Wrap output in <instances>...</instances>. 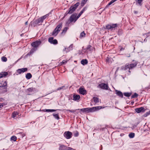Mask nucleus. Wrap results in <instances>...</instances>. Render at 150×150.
Listing matches in <instances>:
<instances>
[{
    "label": "nucleus",
    "instance_id": "f257e3e1",
    "mask_svg": "<svg viewBox=\"0 0 150 150\" xmlns=\"http://www.w3.org/2000/svg\"><path fill=\"white\" fill-rule=\"evenodd\" d=\"M104 107H102L101 106L94 107L91 108H87L81 109H78V110L81 112L80 113L82 114L81 112L83 113H88L89 112H93L97 111L101 108H104Z\"/></svg>",
    "mask_w": 150,
    "mask_h": 150
},
{
    "label": "nucleus",
    "instance_id": "f03ea898",
    "mask_svg": "<svg viewBox=\"0 0 150 150\" xmlns=\"http://www.w3.org/2000/svg\"><path fill=\"white\" fill-rule=\"evenodd\" d=\"M138 62H135L134 63H132L130 64L128 63L126 64L121 67L122 69L124 70H128L129 73L130 72V70L132 69L135 67L137 65Z\"/></svg>",
    "mask_w": 150,
    "mask_h": 150
},
{
    "label": "nucleus",
    "instance_id": "7ed1b4c3",
    "mask_svg": "<svg viewBox=\"0 0 150 150\" xmlns=\"http://www.w3.org/2000/svg\"><path fill=\"white\" fill-rule=\"evenodd\" d=\"M49 16V14H47L44 16L32 22V24L34 26H36L37 25H40L42 24L43 21Z\"/></svg>",
    "mask_w": 150,
    "mask_h": 150
},
{
    "label": "nucleus",
    "instance_id": "20e7f679",
    "mask_svg": "<svg viewBox=\"0 0 150 150\" xmlns=\"http://www.w3.org/2000/svg\"><path fill=\"white\" fill-rule=\"evenodd\" d=\"M62 23L58 25L52 32V35L54 36H56L62 29Z\"/></svg>",
    "mask_w": 150,
    "mask_h": 150
},
{
    "label": "nucleus",
    "instance_id": "39448f33",
    "mask_svg": "<svg viewBox=\"0 0 150 150\" xmlns=\"http://www.w3.org/2000/svg\"><path fill=\"white\" fill-rule=\"evenodd\" d=\"M79 4H80L79 2H77L73 6H71L69 8V11H67L66 13H67V14H71L72 13L79 5Z\"/></svg>",
    "mask_w": 150,
    "mask_h": 150
},
{
    "label": "nucleus",
    "instance_id": "423d86ee",
    "mask_svg": "<svg viewBox=\"0 0 150 150\" xmlns=\"http://www.w3.org/2000/svg\"><path fill=\"white\" fill-rule=\"evenodd\" d=\"M76 15L77 14L76 13H74L72 14L70 17L69 19V21L70 22L69 23L68 22L67 23L69 24L70 23H71L73 22H74V23L75 22L77 19L76 17Z\"/></svg>",
    "mask_w": 150,
    "mask_h": 150
},
{
    "label": "nucleus",
    "instance_id": "0eeeda50",
    "mask_svg": "<svg viewBox=\"0 0 150 150\" xmlns=\"http://www.w3.org/2000/svg\"><path fill=\"white\" fill-rule=\"evenodd\" d=\"M72 136V133L69 131L65 132L64 134V136L67 139H70Z\"/></svg>",
    "mask_w": 150,
    "mask_h": 150
},
{
    "label": "nucleus",
    "instance_id": "6e6552de",
    "mask_svg": "<svg viewBox=\"0 0 150 150\" xmlns=\"http://www.w3.org/2000/svg\"><path fill=\"white\" fill-rule=\"evenodd\" d=\"M41 43V41L37 40L36 41L33 42L31 43V45L33 47L37 48L39 45H40Z\"/></svg>",
    "mask_w": 150,
    "mask_h": 150
},
{
    "label": "nucleus",
    "instance_id": "1a4fd4ad",
    "mask_svg": "<svg viewBox=\"0 0 150 150\" xmlns=\"http://www.w3.org/2000/svg\"><path fill=\"white\" fill-rule=\"evenodd\" d=\"M48 40L49 42L51 44L54 45H56L58 43V42L57 40L54 39L53 37H50L48 38Z\"/></svg>",
    "mask_w": 150,
    "mask_h": 150
},
{
    "label": "nucleus",
    "instance_id": "9d476101",
    "mask_svg": "<svg viewBox=\"0 0 150 150\" xmlns=\"http://www.w3.org/2000/svg\"><path fill=\"white\" fill-rule=\"evenodd\" d=\"M27 70L28 69L26 68L18 69L17 70L16 72L17 73V75L23 73L27 71Z\"/></svg>",
    "mask_w": 150,
    "mask_h": 150
},
{
    "label": "nucleus",
    "instance_id": "9b49d317",
    "mask_svg": "<svg viewBox=\"0 0 150 150\" xmlns=\"http://www.w3.org/2000/svg\"><path fill=\"white\" fill-rule=\"evenodd\" d=\"M100 87L103 89L108 90V85L107 84L105 83H102L99 85Z\"/></svg>",
    "mask_w": 150,
    "mask_h": 150
},
{
    "label": "nucleus",
    "instance_id": "f8f14e48",
    "mask_svg": "<svg viewBox=\"0 0 150 150\" xmlns=\"http://www.w3.org/2000/svg\"><path fill=\"white\" fill-rule=\"evenodd\" d=\"M73 44H71L68 48H66L65 47L64 49H63V51L66 52V53L69 52L71 50H73Z\"/></svg>",
    "mask_w": 150,
    "mask_h": 150
},
{
    "label": "nucleus",
    "instance_id": "ddd939ff",
    "mask_svg": "<svg viewBox=\"0 0 150 150\" xmlns=\"http://www.w3.org/2000/svg\"><path fill=\"white\" fill-rule=\"evenodd\" d=\"M135 110L137 112L139 113L141 112H144L145 111V109L143 107H141L139 108H136Z\"/></svg>",
    "mask_w": 150,
    "mask_h": 150
},
{
    "label": "nucleus",
    "instance_id": "4468645a",
    "mask_svg": "<svg viewBox=\"0 0 150 150\" xmlns=\"http://www.w3.org/2000/svg\"><path fill=\"white\" fill-rule=\"evenodd\" d=\"M117 26V24L116 23L112 24L111 25H106V28L107 29H110L113 28H115Z\"/></svg>",
    "mask_w": 150,
    "mask_h": 150
},
{
    "label": "nucleus",
    "instance_id": "2eb2a0df",
    "mask_svg": "<svg viewBox=\"0 0 150 150\" xmlns=\"http://www.w3.org/2000/svg\"><path fill=\"white\" fill-rule=\"evenodd\" d=\"M79 93L82 95H84L86 94V91L83 88H80L79 89Z\"/></svg>",
    "mask_w": 150,
    "mask_h": 150
},
{
    "label": "nucleus",
    "instance_id": "dca6fc26",
    "mask_svg": "<svg viewBox=\"0 0 150 150\" xmlns=\"http://www.w3.org/2000/svg\"><path fill=\"white\" fill-rule=\"evenodd\" d=\"M116 94L119 97L122 98L123 97V94L120 91L117 90H115Z\"/></svg>",
    "mask_w": 150,
    "mask_h": 150
},
{
    "label": "nucleus",
    "instance_id": "f3484780",
    "mask_svg": "<svg viewBox=\"0 0 150 150\" xmlns=\"http://www.w3.org/2000/svg\"><path fill=\"white\" fill-rule=\"evenodd\" d=\"M59 150H66L67 149V146L64 145L59 144Z\"/></svg>",
    "mask_w": 150,
    "mask_h": 150
},
{
    "label": "nucleus",
    "instance_id": "a211bd4d",
    "mask_svg": "<svg viewBox=\"0 0 150 150\" xmlns=\"http://www.w3.org/2000/svg\"><path fill=\"white\" fill-rule=\"evenodd\" d=\"M1 85H0V87H5L6 86L7 84V82L6 81H2L1 83Z\"/></svg>",
    "mask_w": 150,
    "mask_h": 150
},
{
    "label": "nucleus",
    "instance_id": "6ab92c4d",
    "mask_svg": "<svg viewBox=\"0 0 150 150\" xmlns=\"http://www.w3.org/2000/svg\"><path fill=\"white\" fill-rule=\"evenodd\" d=\"M80 97L79 95H74L73 100L74 101H77L80 98Z\"/></svg>",
    "mask_w": 150,
    "mask_h": 150
},
{
    "label": "nucleus",
    "instance_id": "aec40b11",
    "mask_svg": "<svg viewBox=\"0 0 150 150\" xmlns=\"http://www.w3.org/2000/svg\"><path fill=\"white\" fill-rule=\"evenodd\" d=\"M8 74V73L7 72H1L0 73V78L5 77L6 76H7Z\"/></svg>",
    "mask_w": 150,
    "mask_h": 150
},
{
    "label": "nucleus",
    "instance_id": "412c9836",
    "mask_svg": "<svg viewBox=\"0 0 150 150\" xmlns=\"http://www.w3.org/2000/svg\"><path fill=\"white\" fill-rule=\"evenodd\" d=\"M88 63V61L86 59H82L81 61V64L83 65L87 64Z\"/></svg>",
    "mask_w": 150,
    "mask_h": 150
},
{
    "label": "nucleus",
    "instance_id": "4be33fe9",
    "mask_svg": "<svg viewBox=\"0 0 150 150\" xmlns=\"http://www.w3.org/2000/svg\"><path fill=\"white\" fill-rule=\"evenodd\" d=\"M93 99L95 103V105L96 104L99 102V98H98L94 97L93 98Z\"/></svg>",
    "mask_w": 150,
    "mask_h": 150
},
{
    "label": "nucleus",
    "instance_id": "5701e85b",
    "mask_svg": "<svg viewBox=\"0 0 150 150\" xmlns=\"http://www.w3.org/2000/svg\"><path fill=\"white\" fill-rule=\"evenodd\" d=\"M26 78L28 79H30L32 77V75L30 73H27L26 75Z\"/></svg>",
    "mask_w": 150,
    "mask_h": 150
},
{
    "label": "nucleus",
    "instance_id": "b1692460",
    "mask_svg": "<svg viewBox=\"0 0 150 150\" xmlns=\"http://www.w3.org/2000/svg\"><path fill=\"white\" fill-rule=\"evenodd\" d=\"M86 33H84V31H83L80 33V38H82L84 37Z\"/></svg>",
    "mask_w": 150,
    "mask_h": 150
},
{
    "label": "nucleus",
    "instance_id": "393cba45",
    "mask_svg": "<svg viewBox=\"0 0 150 150\" xmlns=\"http://www.w3.org/2000/svg\"><path fill=\"white\" fill-rule=\"evenodd\" d=\"M18 114L19 113L17 112H13L12 114V117L13 118H14L16 115H18Z\"/></svg>",
    "mask_w": 150,
    "mask_h": 150
},
{
    "label": "nucleus",
    "instance_id": "a878e982",
    "mask_svg": "<svg viewBox=\"0 0 150 150\" xmlns=\"http://www.w3.org/2000/svg\"><path fill=\"white\" fill-rule=\"evenodd\" d=\"M117 0H111L108 4L106 6V8L107 7L109 6L110 5H111L112 3H113L114 2L116 1H117Z\"/></svg>",
    "mask_w": 150,
    "mask_h": 150
},
{
    "label": "nucleus",
    "instance_id": "bb28decb",
    "mask_svg": "<svg viewBox=\"0 0 150 150\" xmlns=\"http://www.w3.org/2000/svg\"><path fill=\"white\" fill-rule=\"evenodd\" d=\"M143 0H135L137 4H138L140 6L142 5V3Z\"/></svg>",
    "mask_w": 150,
    "mask_h": 150
},
{
    "label": "nucleus",
    "instance_id": "cd10ccee",
    "mask_svg": "<svg viewBox=\"0 0 150 150\" xmlns=\"http://www.w3.org/2000/svg\"><path fill=\"white\" fill-rule=\"evenodd\" d=\"M44 111L46 112H52L55 111L56 110L54 109H45Z\"/></svg>",
    "mask_w": 150,
    "mask_h": 150
},
{
    "label": "nucleus",
    "instance_id": "c85d7f7f",
    "mask_svg": "<svg viewBox=\"0 0 150 150\" xmlns=\"http://www.w3.org/2000/svg\"><path fill=\"white\" fill-rule=\"evenodd\" d=\"M53 115L56 119L57 120H59V119L58 114H54Z\"/></svg>",
    "mask_w": 150,
    "mask_h": 150
},
{
    "label": "nucleus",
    "instance_id": "c756f323",
    "mask_svg": "<svg viewBox=\"0 0 150 150\" xmlns=\"http://www.w3.org/2000/svg\"><path fill=\"white\" fill-rule=\"evenodd\" d=\"M11 140H13L14 142H15L16 140L17 137L15 136H13L11 137Z\"/></svg>",
    "mask_w": 150,
    "mask_h": 150
},
{
    "label": "nucleus",
    "instance_id": "7c9ffc66",
    "mask_svg": "<svg viewBox=\"0 0 150 150\" xmlns=\"http://www.w3.org/2000/svg\"><path fill=\"white\" fill-rule=\"evenodd\" d=\"M124 94L125 96L129 97L130 96L131 93L127 92L124 93Z\"/></svg>",
    "mask_w": 150,
    "mask_h": 150
},
{
    "label": "nucleus",
    "instance_id": "2f4dec72",
    "mask_svg": "<svg viewBox=\"0 0 150 150\" xmlns=\"http://www.w3.org/2000/svg\"><path fill=\"white\" fill-rule=\"evenodd\" d=\"M88 0H83L81 2V6H83L87 2Z\"/></svg>",
    "mask_w": 150,
    "mask_h": 150
},
{
    "label": "nucleus",
    "instance_id": "473e14b6",
    "mask_svg": "<svg viewBox=\"0 0 150 150\" xmlns=\"http://www.w3.org/2000/svg\"><path fill=\"white\" fill-rule=\"evenodd\" d=\"M135 135L134 133H130L129 135V137L131 138H133Z\"/></svg>",
    "mask_w": 150,
    "mask_h": 150
},
{
    "label": "nucleus",
    "instance_id": "72a5a7b5",
    "mask_svg": "<svg viewBox=\"0 0 150 150\" xmlns=\"http://www.w3.org/2000/svg\"><path fill=\"white\" fill-rule=\"evenodd\" d=\"M37 50V48L35 47L33 48L30 51V53H33L35 51Z\"/></svg>",
    "mask_w": 150,
    "mask_h": 150
},
{
    "label": "nucleus",
    "instance_id": "f704fd0d",
    "mask_svg": "<svg viewBox=\"0 0 150 150\" xmlns=\"http://www.w3.org/2000/svg\"><path fill=\"white\" fill-rule=\"evenodd\" d=\"M1 59L3 62H6L7 61V58L5 57H1Z\"/></svg>",
    "mask_w": 150,
    "mask_h": 150
},
{
    "label": "nucleus",
    "instance_id": "c9c22d12",
    "mask_svg": "<svg viewBox=\"0 0 150 150\" xmlns=\"http://www.w3.org/2000/svg\"><path fill=\"white\" fill-rule=\"evenodd\" d=\"M106 61L108 63L111 62V59H110L109 57H108L106 59Z\"/></svg>",
    "mask_w": 150,
    "mask_h": 150
},
{
    "label": "nucleus",
    "instance_id": "e433bc0d",
    "mask_svg": "<svg viewBox=\"0 0 150 150\" xmlns=\"http://www.w3.org/2000/svg\"><path fill=\"white\" fill-rule=\"evenodd\" d=\"M92 47L91 45H88L86 48V49L87 50H88L90 51H91L92 50Z\"/></svg>",
    "mask_w": 150,
    "mask_h": 150
},
{
    "label": "nucleus",
    "instance_id": "4c0bfd02",
    "mask_svg": "<svg viewBox=\"0 0 150 150\" xmlns=\"http://www.w3.org/2000/svg\"><path fill=\"white\" fill-rule=\"evenodd\" d=\"M33 88H30L27 89V91H28L29 92H32L33 91Z\"/></svg>",
    "mask_w": 150,
    "mask_h": 150
},
{
    "label": "nucleus",
    "instance_id": "58836bf2",
    "mask_svg": "<svg viewBox=\"0 0 150 150\" xmlns=\"http://www.w3.org/2000/svg\"><path fill=\"white\" fill-rule=\"evenodd\" d=\"M68 29V28L67 27L65 28L63 30L62 33H65L67 32Z\"/></svg>",
    "mask_w": 150,
    "mask_h": 150
},
{
    "label": "nucleus",
    "instance_id": "ea45409f",
    "mask_svg": "<svg viewBox=\"0 0 150 150\" xmlns=\"http://www.w3.org/2000/svg\"><path fill=\"white\" fill-rule=\"evenodd\" d=\"M138 94L136 93H135L132 96V98H134L138 96Z\"/></svg>",
    "mask_w": 150,
    "mask_h": 150
},
{
    "label": "nucleus",
    "instance_id": "a19ab883",
    "mask_svg": "<svg viewBox=\"0 0 150 150\" xmlns=\"http://www.w3.org/2000/svg\"><path fill=\"white\" fill-rule=\"evenodd\" d=\"M87 8L86 7H84L80 12L82 14L87 9Z\"/></svg>",
    "mask_w": 150,
    "mask_h": 150
},
{
    "label": "nucleus",
    "instance_id": "79ce46f5",
    "mask_svg": "<svg viewBox=\"0 0 150 150\" xmlns=\"http://www.w3.org/2000/svg\"><path fill=\"white\" fill-rule=\"evenodd\" d=\"M79 132L77 131H76L74 134V136L75 137H77L79 136Z\"/></svg>",
    "mask_w": 150,
    "mask_h": 150
},
{
    "label": "nucleus",
    "instance_id": "37998d69",
    "mask_svg": "<svg viewBox=\"0 0 150 150\" xmlns=\"http://www.w3.org/2000/svg\"><path fill=\"white\" fill-rule=\"evenodd\" d=\"M67 110L66 111H69L71 112H75L76 110Z\"/></svg>",
    "mask_w": 150,
    "mask_h": 150
},
{
    "label": "nucleus",
    "instance_id": "c03bdc74",
    "mask_svg": "<svg viewBox=\"0 0 150 150\" xmlns=\"http://www.w3.org/2000/svg\"><path fill=\"white\" fill-rule=\"evenodd\" d=\"M6 104L5 103H0V108H2L4 105H6Z\"/></svg>",
    "mask_w": 150,
    "mask_h": 150
},
{
    "label": "nucleus",
    "instance_id": "a18cd8bd",
    "mask_svg": "<svg viewBox=\"0 0 150 150\" xmlns=\"http://www.w3.org/2000/svg\"><path fill=\"white\" fill-rule=\"evenodd\" d=\"M67 61H66L65 60H63L61 63V64H66V63H67Z\"/></svg>",
    "mask_w": 150,
    "mask_h": 150
},
{
    "label": "nucleus",
    "instance_id": "49530a36",
    "mask_svg": "<svg viewBox=\"0 0 150 150\" xmlns=\"http://www.w3.org/2000/svg\"><path fill=\"white\" fill-rule=\"evenodd\" d=\"M64 87V86H62L61 87H59L57 89V90L58 91V90H59L61 89H63V88Z\"/></svg>",
    "mask_w": 150,
    "mask_h": 150
},
{
    "label": "nucleus",
    "instance_id": "de8ad7c7",
    "mask_svg": "<svg viewBox=\"0 0 150 150\" xmlns=\"http://www.w3.org/2000/svg\"><path fill=\"white\" fill-rule=\"evenodd\" d=\"M66 150H74V149H73L71 147H67V149Z\"/></svg>",
    "mask_w": 150,
    "mask_h": 150
},
{
    "label": "nucleus",
    "instance_id": "09e8293b",
    "mask_svg": "<svg viewBox=\"0 0 150 150\" xmlns=\"http://www.w3.org/2000/svg\"><path fill=\"white\" fill-rule=\"evenodd\" d=\"M82 14V13H81V12H80L78 16L77 17L76 16L77 19H78L80 17Z\"/></svg>",
    "mask_w": 150,
    "mask_h": 150
},
{
    "label": "nucleus",
    "instance_id": "8fccbe9b",
    "mask_svg": "<svg viewBox=\"0 0 150 150\" xmlns=\"http://www.w3.org/2000/svg\"><path fill=\"white\" fill-rule=\"evenodd\" d=\"M125 49V48H124L123 47H121L120 49V50L122 51L123 50Z\"/></svg>",
    "mask_w": 150,
    "mask_h": 150
},
{
    "label": "nucleus",
    "instance_id": "3c124183",
    "mask_svg": "<svg viewBox=\"0 0 150 150\" xmlns=\"http://www.w3.org/2000/svg\"><path fill=\"white\" fill-rule=\"evenodd\" d=\"M134 12L135 14H137L138 13V12L135 11H134Z\"/></svg>",
    "mask_w": 150,
    "mask_h": 150
},
{
    "label": "nucleus",
    "instance_id": "603ef678",
    "mask_svg": "<svg viewBox=\"0 0 150 150\" xmlns=\"http://www.w3.org/2000/svg\"><path fill=\"white\" fill-rule=\"evenodd\" d=\"M147 114L148 115L150 114V111L148 112H147Z\"/></svg>",
    "mask_w": 150,
    "mask_h": 150
},
{
    "label": "nucleus",
    "instance_id": "864d4df0",
    "mask_svg": "<svg viewBox=\"0 0 150 150\" xmlns=\"http://www.w3.org/2000/svg\"><path fill=\"white\" fill-rule=\"evenodd\" d=\"M144 42H146L147 41V40L146 39H145L144 40Z\"/></svg>",
    "mask_w": 150,
    "mask_h": 150
},
{
    "label": "nucleus",
    "instance_id": "5fc2aeb1",
    "mask_svg": "<svg viewBox=\"0 0 150 150\" xmlns=\"http://www.w3.org/2000/svg\"><path fill=\"white\" fill-rule=\"evenodd\" d=\"M28 24V22L27 21L25 23V25H27Z\"/></svg>",
    "mask_w": 150,
    "mask_h": 150
},
{
    "label": "nucleus",
    "instance_id": "6e6d98bb",
    "mask_svg": "<svg viewBox=\"0 0 150 150\" xmlns=\"http://www.w3.org/2000/svg\"><path fill=\"white\" fill-rule=\"evenodd\" d=\"M148 34H149V33H146V34H143V35H144L145 34H146V35H147Z\"/></svg>",
    "mask_w": 150,
    "mask_h": 150
},
{
    "label": "nucleus",
    "instance_id": "4d7b16f0",
    "mask_svg": "<svg viewBox=\"0 0 150 150\" xmlns=\"http://www.w3.org/2000/svg\"><path fill=\"white\" fill-rule=\"evenodd\" d=\"M4 88L5 89V90H6V91H7L6 89V88Z\"/></svg>",
    "mask_w": 150,
    "mask_h": 150
},
{
    "label": "nucleus",
    "instance_id": "13d9d810",
    "mask_svg": "<svg viewBox=\"0 0 150 150\" xmlns=\"http://www.w3.org/2000/svg\"><path fill=\"white\" fill-rule=\"evenodd\" d=\"M28 94L29 95H30V94Z\"/></svg>",
    "mask_w": 150,
    "mask_h": 150
}]
</instances>
